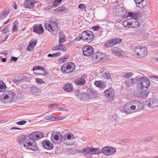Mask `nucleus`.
<instances>
[{
    "mask_svg": "<svg viewBox=\"0 0 158 158\" xmlns=\"http://www.w3.org/2000/svg\"><path fill=\"white\" fill-rule=\"evenodd\" d=\"M107 58L106 55L101 52H98L94 53L93 56V59L94 60H105Z\"/></svg>",
    "mask_w": 158,
    "mask_h": 158,
    "instance_id": "obj_13",
    "label": "nucleus"
},
{
    "mask_svg": "<svg viewBox=\"0 0 158 158\" xmlns=\"http://www.w3.org/2000/svg\"><path fill=\"white\" fill-rule=\"evenodd\" d=\"M123 25L124 27L128 28H135L139 26L140 23L137 19L130 18L127 19L124 21Z\"/></svg>",
    "mask_w": 158,
    "mask_h": 158,
    "instance_id": "obj_5",
    "label": "nucleus"
},
{
    "mask_svg": "<svg viewBox=\"0 0 158 158\" xmlns=\"http://www.w3.org/2000/svg\"><path fill=\"white\" fill-rule=\"evenodd\" d=\"M63 88L65 91L69 92L72 91L73 90V85L71 83L65 84L64 85Z\"/></svg>",
    "mask_w": 158,
    "mask_h": 158,
    "instance_id": "obj_24",
    "label": "nucleus"
},
{
    "mask_svg": "<svg viewBox=\"0 0 158 158\" xmlns=\"http://www.w3.org/2000/svg\"><path fill=\"white\" fill-rule=\"evenodd\" d=\"M69 55L68 54L66 55L63 56L61 57L59 60L60 62H65L66 60L68 58Z\"/></svg>",
    "mask_w": 158,
    "mask_h": 158,
    "instance_id": "obj_42",
    "label": "nucleus"
},
{
    "mask_svg": "<svg viewBox=\"0 0 158 158\" xmlns=\"http://www.w3.org/2000/svg\"><path fill=\"white\" fill-rule=\"evenodd\" d=\"M112 40L113 41V43L114 45L116 44H119L121 43L122 40L120 38H116L115 39H112Z\"/></svg>",
    "mask_w": 158,
    "mask_h": 158,
    "instance_id": "obj_44",
    "label": "nucleus"
},
{
    "mask_svg": "<svg viewBox=\"0 0 158 158\" xmlns=\"http://www.w3.org/2000/svg\"><path fill=\"white\" fill-rule=\"evenodd\" d=\"M133 74L131 73H128L123 75V76L125 78H129L132 76Z\"/></svg>",
    "mask_w": 158,
    "mask_h": 158,
    "instance_id": "obj_51",
    "label": "nucleus"
},
{
    "mask_svg": "<svg viewBox=\"0 0 158 158\" xmlns=\"http://www.w3.org/2000/svg\"><path fill=\"white\" fill-rule=\"evenodd\" d=\"M42 145L44 148L48 150H51L53 148L52 143L48 140H43Z\"/></svg>",
    "mask_w": 158,
    "mask_h": 158,
    "instance_id": "obj_21",
    "label": "nucleus"
},
{
    "mask_svg": "<svg viewBox=\"0 0 158 158\" xmlns=\"http://www.w3.org/2000/svg\"><path fill=\"white\" fill-rule=\"evenodd\" d=\"M61 140L64 143L68 145H74L75 142H69L68 141V139L66 138H65V137L63 136L61 138Z\"/></svg>",
    "mask_w": 158,
    "mask_h": 158,
    "instance_id": "obj_30",
    "label": "nucleus"
},
{
    "mask_svg": "<svg viewBox=\"0 0 158 158\" xmlns=\"http://www.w3.org/2000/svg\"><path fill=\"white\" fill-rule=\"evenodd\" d=\"M76 65L72 62H68L62 65L61 67V70L63 72L69 73L75 70Z\"/></svg>",
    "mask_w": 158,
    "mask_h": 158,
    "instance_id": "obj_7",
    "label": "nucleus"
},
{
    "mask_svg": "<svg viewBox=\"0 0 158 158\" xmlns=\"http://www.w3.org/2000/svg\"><path fill=\"white\" fill-rule=\"evenodd\" d=\"M81 36L83 40L88 42H91L94 38L93 33L89 30L85 31L82 32Z\"/></svg>",
    "mask_w": 158,
    "mask_h": 158,
    "instance_id": "obj_8",
    "label": "nucleus"
},
{
    "mask_svg": "<svg viewBox=\"0 0 158 158\" xmlns=\"http://www.w3.org/2000/svg\"><path fill=\"white\" fill-rule=\"evenodd\" d=\"M123 14L121 15V17L123 18H127L129 17H132V18L137 19L140 15L139 12L132 13L129 12L123 11Z\"/></svg>",
    "mask_w": 158,
    "mask_h": 158,
    "instance_id": "obj_15",
    "label": "nucleus"
},
{
    "mask_svg": "<svg viewBox=\"0 0 158 158\" xmlns=\"http://www.w3.org/2000/svg\"><path fill=\"white\" fill-rule=\"evenodd\" d=\"M15 94L11 91L5 92L2 95L0 96V99L3 103H10L11 102L14 98Z\"/></svg>",
    "mask_w": 158,
    "mask_h": 158,
    "instance_id": "obj_3",
    "label": "nucleus"
},
{
    "mask_svg": "<svg viewBox=\"0 0 158 158\" xmlns=\"http://www.w3.org/2000/svg\"><path fill=\"white\" fill-rule=\"evenodd\" d=\"M143 108V105L140 102L133 101L126 104L123 109L125 112L128 114L141 110Z\"/></svg>",
    "mask_w": 158,
    "mask_h": 158,
    "instance_id": "obj_1",
    "label": "nucleus"
},
{
    "mask_svg": "<svg viewBox=\"0 0 158 158\" xmlns=\"http://www.w3.org/2000/svg\"><path fill=\"white\" fill-rule=\"evenodd\" d=\"M65 9V7L62 6L61 7H59L57 8L56 9H55V12H62L64 11Z\"/></svg>",
    "mask_w": 158,
    "mask_h": 158,
    "instance_id": "obj_43",
    "label": "nucleus"
},
{
    "mask_svg": "<svg viewBox=\"0 0 158 158\" xmlns=\"http://www.w3.org/2000/svg\"><path fill=\"white\" fill-rule=\"evenodd\" d=\"M76 84L77 85H83L85 83V80L82 77H81L77 80H76L74 81Z\"/></svg>",
    "mask_w": 158,
    "mask_h": 158,
    "instance_id": "obj_28",
    "label": "nucleus"
},
{
    "mask_svg": "<svg viewBox=\"0 0 158 158\" xmlns=\"http://www.w3.org/2000/svg\"><path fill=\"white\" fill-rule=\"evenodd\" d=\"M150 81L149 79L146 77H141L139 78L137 83L138 89H142L143 88H147L149 86Z\"/></svg>",
    "mask_w": 158,
    "mask_h": 158,
    "instance_id": "obj_6",
    "label": "nucleus"
},
{
    "mask_svg": "<svg viewBox=\"0 0 158 158\" xmlns=\"http://www.w3.org/2000/svg\"><path fill=\"white\" fill-rule=\"evenodd\" d=\"M86 7V6L85 5L83 4H80L78 6V8L82 10H84V9Z\"/></svg>",
    "mask_w": 158,
    "mask_h": 158,
    "instance_id": "obj_49",
    "label": "nucleus"
},
{
    "mask_svg": "<svg viewBox=\"0 0 158 158\" xmlns=\"http://www.w3.org/2000/svg\"><path fill=\"white\" fill-rule=\"evenodd\" d=\"M82 50L83 54L87 56H89L94 54V48L89 46H85L82 48Z\"/></svg>",
    "mask_w": 158,
    "mask_h": 158,
    "instance_id": "obj_12",
    "label": "nucleus"
},
{
    "mask_svg": "<svg viewBox=\"0 0 158 158\" xmlns=\"http://www.w3.org/2000/svg\"><path fill=\"white\" fill-rule=\"evenodd\" d=\"M104 94L106 100L109 101H111L114 99V92L112 88H109L104 91Z\"/></svg>",
    "mask_w": 158,
    "mask_h": 158,
    "instance_id": "obj_10",
    "label": "nucleus"
},
{
    "mask_svg": "<svg viewBox=\"0 0 158 158\" xmlns=\"http://www.w3.org/2000/svg\"><path fill=\"white\" fill-rule=\"evenodd\" d=\"M28 79L27 76L24 75L18 78L17 80V82L18 83L26 82L27 81Z\"/></svg>",
    "mask_w": 158,
    "mask_h": 158,
    "instance_id": "obj_31",
    "label": "nucleus"
},
{
    "mask_svg": "<svg viewBox=\"0 0 158 158\" xmlns=\"http://www.w3.org/2000/svg\"><path fill=\"white\" fill-rule=\"evenodd\" d=\"M21 129L16 127H13L11 128L10 130H21Z\"/></svg>",
    "mask_w": 158,
    "mask_h": 158,
    "instance_id": "obj_63",
    "label": "nucleus"
},
{
    "mask_svg": "<svg viewBox=\"0 0 158 158\" xmlns=\"http://www.w3.org/2000/svg\"><path fill=\"white\" fill-rule=\"evenodd\" d=\"M94 84L100 88H105L106 86V84L102 81H96L94 82Z\"/></svg>",
    "mask_w": 158,
    "mask_h": 158,
    "instance_id": "obj_27",
    "label": "nucleus"
},
{
    "mask_svg": "<svg viewBox=\"0 0 158 158\" xmlns=\"http://www.w3.org/2000/svg\"><path fill=\"white\" fill-rule=\"evenodd\" d=\"M35 0H26L24 3L25 7L28 8H32L34 7Z\"/></svg>",
    "mask_w": 158,
    "mask_h": 158,
    "instance_id": "obj_22",
    "label": "nucleus"
},
{
    "mask_svg": "<svg viewBox=\"0 0 158 158\" xmlns=\"http://www.w3.org/2000/svg\"><path fill=\"white\" fill-rule=\"evenodd\" d=\"M103 77L106 79H109L110 78V74L108 72H106L103 74Z\"/></svg>",
    "mask_w": 158,
    "mask_h": 158,
    "instance_id": "obj_47",
    "label": "nucleus"
},
{
    "mask_svg": "<svg viewBox=\"0 0 158 158\" xmlns=\"http://www.w3.org/2000/svg\"><path fill=\"white\" fill-rule=\"evenodd\" d=\"M44 134L40 132H34L29 135V138H31L33 139L37 140L44 137Z\"/></svg>",
    "mask_w": 158,
    "mask_h": 158,
    "instance_id": "obj_17",
    "label": "nucleus"
},
{
    "mask_svg": "<svg viewBox=\"0 0 158 158\" xmlns=\"http://www.w3.org/2000/svg\"><path fill=\"white\" fill-rule=\"evenodd\" d=\"M92 28L94 31H98L99 30V26H94Z\"/></svg>",
    "mask_w": 158,
    "mask_h": 158,
    "instance_id": "obj_56",
    "label": "nucleus"
},
{
    "mask_svg": "<svg viewBox=\"0 0 158 158\" xmlns=\"http://www.w3.org/2000/svg\"><path fill=\"white\" fill-rule=\"evenodd\" d=\"M13 7L15 9L17 8V6L15 2L13 3Z\"/></svg>",
    "mask_w": 158,
    "mask_h": 158,
    "instance_id": "obj_62",
    "label": "nucleus"
},
{
    "mask_svg": "<svg viewBox=\"0 0 158 158\" xmlns=\"http://www.w3.org/2000/svg\"><path fill=\"white\" fill-rule=\"evenodd\" d=\"M115 148L110 146L104 147L101 150L102 152L106 156L112 155L115 153Z\"/></svg>",
    "mask_w": 158,
    "mask_h": 158,
    "instance_id": "obj_11",
    "label": "nucleus"
},
{
    "mask_svg": "<svg viewBox=\"0 0 158 158\" xmlns=\"http://www.w3.org/2000/svg\"><path fill=\"white\" fill-rule=\"evenodd\" d=\"M6 89V86L5 84L2 81H0V92L5 91Z\"/></svg>",
    "mask_w": 158,
    "mask_h": 158,
    "instance_id": "obj_38",
    "label": "nucleus"
},
{
    "mask_svg": "<svg viewBox=\"0 0 158 158\" xmlns=\"http://www.w3.org/2000/svg\"><path fill=\"white\" fill-rule=\"evenodd\" d=\"M123 83L125 84L126 85L127 87H129L134 83V79L133 78H131L127 81H125L123 82Z\"/></svg>",
    "mask_w": 158,
    "mask_h": 158,
    "instance_id": "obj_33",
    "label": "nucleus"
},
{
    "mask_svg": "<svg viewBox=\"0 0 158 158\" xmlns=\"http://www.w3.org/2000/svg\"><path fill=\"white\" fill-rule=\"evenodd\" d=\"M145 103L149 107L154 108L158 105V98H152L146 102Z\"/></svg>",
    "mask_w": 158,
    "mask_h": 158,
    "instance_id": "obj_14",
    "label": "nucleus"
},
{
    "mask_svg": "<svg viewBox=\"0 0 158 158\" xmlns=\"http://www.w3.org/2000/svg\"><path fill=\"white\" fill-rule=\"evenodd\" d=\"M23 144L24 147H27L35 151H37L39 149L35 141L31 138L25 139L23 142Z\"/></svg>",
    "mask_w": 158,
    "mask_h": 158,
    "instance_id": "obj_4",
    "label": "nucleus"
},
{
    "mask_svg": "<svg viewBox=\"0 0 158 158\" xmlns=\"http://www.w3.org/2000/svg\"><path fill=\"white\" fill-rule=\"evenodd\" d=\"M92 148L86 147L84 148L83 149L82 153L84 154H91Z\"/></svg>",
    "mask_w": 158,
    "mask_h": 158,
    "instance_id": "obj_36",
    "label": "nucleus"
},
{
    "mask_svg": "<svg viewBox=\"0 0 158 158\" xmlns=\"http://www.w3.org/2000/svg\"><path fill=\"white\" fill-rule=\"evenodd\" d=\"M61 43H59V50L63 52H66L67 50L66 46Z\"/></svg>",
    "mask_w": 158,
    "mask_h": 158,
    "instance_id": "obj_40",
    "label": "nucleus"
},
{
    "mask_svg": "<svg viewBox=\"0 0 158 158\" xmlns=\"http://www.w3.org/2000/svg\"><path fill=\"white\" fill-rule=\"evenodd\" d=\"M140 89H138L137 90H135L134 92V95L140 98L147 97L148 93V91L144 89L140 90Z\"/></svg>",
    "mask_w": 158,
    "mask_h": 158,
    "instance_id": "obj_16",
    "label": "nucleus"
},
{
    "mask_svg": "<svg viewBox=\"0 0 158 158\" xmlns=\"http://www.w3.org/2000/svg\"><path fill=\"white\" fill-rule=\"evenodd\" d=\"M48 57H55V55L54 54H54H49L48 55Z\"/></svg>",
    "mask_w": 158,
    "mask_h": 158,
    "instance_id": "obj_64",
    "label": "nucleus"
},
{
    "mask_svg": "<svg viewBox=\"0 0 158 158\" xmlns=\"http://www.w3.org/2000/svg\"><path fill=\"white\" fill-rule=\"evenodd\" d=\"M37 43V41L35 40L30 41L29 43V46H32L33 48L34 47Z\"/></svg>",
    "mask_w": 158,
    "mask_h": 158,
    "instance_id": "obj_48",
    "label": "nucleus"
},
{
    "mask_svg": "<svg viewBox=\"0 0 158 158\" xmlns=\"http://www.w3.org/2000/svg\"><path fill=\"white\" fill-rule=\"evenodd\" d=\"M33 48L32 46H29V44L27 48V49L28 51H31L33 49Z\"/></svg>",
    "mask_w": 158,
    "mask_h": 158,
    "instance_id": "obj_60",
    "label": "nucleus"
},
{
    "mask_svg": "<svg viewBox=\"0 0 158 158\" xmlns=\"http://www.w3.org/2000/svg\"><path fill=\"white\" fill-rule=\"evenodd\" d=\"M8 27L7 26H6L3 28V30L2 31L3 33L6 34L8 32Z\"/></svg>",
    "mask_w": 158,
    "mask_h": 158,
    "instance_id": "obj_53",
    "label": "nucleus"
},
{
    "mask_svg": "<svg viewBox=\"0 0 158 158\" xmlns=\"http://www.w3.org/2000/svg\"><path fill=\"white\" fill-rule=\"evenodd\" d=\"M25 135H20L18 136L17 137V141L19 143H21L22 142H23L24 141V140L25 139Z\"/></svg>",
    "mask_w": 158,
    "mask_h": 158,
    "instance_id": "obj_39",
    "label": "nucleus"
},
{
    "mask_svg": "<svg viewBox=\"0 0 158 158\" xmlns=\"http://www.w3.org/2000/svg\"><path fill=\"white\" fill-rule=\"evenodd\" d=\"M65 138H66L68 139H74V137L73 135L72 134H66L64 136Z\"/></svg>",
    "mask_w": 158,
    "mask_h": 158,
    "instance_id": "obj_46",
    "label": "nucleus"
},
{
    "mask_svg": "<svg viewBox=\"0 0 158 158\" xmlns=\"http://www.w3.org/2000/svg\"><path fill=\"white\" fill-rule=\"evenodd\" d=\"M52 50H59V44L53 47Z\"/></svg>",
    "mask_w": 158,
    "mask_h": 158,
    "instance_id": "obj_55",
    "label": "nucleus"
},
{
    "mask_svg": "<svg viewBox=\"0 0 158 158\" xmlns=\"http://www.w3.org/2000/svg\"><path fill=\"white\" fill-rule=\"evenodd\" d=\"M17 60V58L13 56L11 57V61H16Z\"/></svg>",
    "mask_w": 158,
    "mask_h": 158,
    "instance_id": "obj_59",
    "label": "nucleus"
},
{
    "mask_svg": "<svg viewBox=\"0 0 158 158\" xmlns=\"http://www.w3.org/2000/svg\"><path fill=\"white\" fill-rule=\"evenodd\" d=\"M114 45L113 43V41L112 39L107 41L104 45V47L106 48H108Z\"/></svg>",
    "mask_w": 158,
    "mask_h": 158,
    "instance_id": "obj_37",
    "label": "nucleus"
},
{
    "mask_svg": "<svg viewBox=\"0 0 158 158\" xmlns=\"http://www.w3.org/2000/svg\"><path fill=\"white\" fill-rule=\"evenodd\" d=\"M18 22L17 21H14L13 24V27L12 28V31H17L18 27L17 26Z\"/></svg>",
    "mask_w": 158,
    "mask_h": 158,
    "instance_id": "obj_45",
    "label": "nucleus"
},
{
    "mask_svg": "<svg viewBox=\"0 0 158 158\" xmlns=\"http://www.w3.org/2000/svg\"><path fill=\"white\" fill-rule=\"evenodd\" d=\"M40 89L35 86H33L30 89L31 92L34 95L36 94L40 91Z\"/></svg>",
    "mask_w": 158,
    "mask_h": 158,
    "instance_id": "obj_32",
    "label": "nucleus"
},
{
    "mask_svg": "<svg viewBox=\"0 0 158 158\" xmlns=\"http://www.w3.org/2000/svg\"><path fill=\"white\" fill-rule=\"evenodd\" d=\"M54 54L55 55V57H56L57 56H58L61 55V53L60 52H58L54 53Z\"/></svg>",
    "mask_w": 158,
    "mask_h": 158,
    "instance_id": "obj_61",
    "label": "nucleus"
},
{
    "mask_svg": "<svg viewBox=\"0 0 158 158\" xmlns=\"http://www.w3.org/2000/svg\"><path fill=\"white\" fill-rule=\"evenodd\" d=\"M112 53L115 55L119 56L122 53V51L121 49L116 47H113L111 48Z\"/></svg>",
    "mask_w": 158,
    "mask_h": 158,
    "instance_id": "obj_25",
    "label": "nucleus"
},
{
    "mask_svg": "<svg viewBox=\"0 0 158 158\" xmlns=\"http://www.w3.org/2000/svg\"><path fill=\"white\" fill-rule=\"evenodd\" d=\"M82 39V37L81 36V37H79V36H78L74 40V42H75V41H79V40H81V39Z\"/></svg>",
    "mask_w": 158,
    "mask_h": 158,
    "instance_id": "obj_58",
    "label": "nucleus"
},
{
    "mask_svg": "<svg viewBox=\"0 0 158 158\" xmlns=\"http://www.w3.org/2000/svg\"><path fill=\"white\" fill-rule=\"evenodd\" d=\"M110 119L112 122H115L116 119V117L115 116H113L110 118Z\"/></svg>",
    "mask_w": 158,
    "mask_h": 158,
    "instance_id": "obj_57",
    "label": "nucleus"
},
{
    "mask_svg": "<svg viewBox=\"0 0 158 158\" xmlns=\"http://www.w3.org/2000/svg\"><path fill=\"white\" fill-rule=\"evenodd\" d=\"M9 13V9L8 8L5 9L0 14V19L2 20L6 18Z\"/></svg>",
    "mask_w": 158,
    "mask_h": 158,
    "instance_id": "obj_23",
    "label": "nucleus"
},
{
    "mask_svg": "<svg viewBox=\"0 0 158 158\" xmlns=\"http://www.w3.org/2000/svg\"><path fill=\"white\" fill-rule=\"evenodd\" d=\"M147 3V0H141L140 1L138 2V3H136V5L137 7L143 8L146 6Z\"/></svg>",
    "mask_w": 158,
    "mask_h": 158,
    "instance_id": "obj_26",
    "label": "nucleus"
},
{
    "mask_svg": "<svg viewBox=\"0 0 158 158\" xmlns=\"http://www.w3.org/2000/svg\"><path fill=\"white\" fill-rule=\"evenodd\" d=\"M134 52L138 57L141 58L145 56L147 54V49L144 47L137 46L134 49Z\"/></svg>",
    "mask_w": 158,
    "mask_h": 158,
    "instance_id": "obj_9",
    "label": "nucleus"
},
{
    "mask_svg": "<svg viewBox=\"0 0 158 158\" xmlns=\"http://www.w3.org/2000/svg\"><path fill=\"white\" fill-rule=\"evenodd\" d=\"M36 82L39 84H42L43 83H45V82L44 81L40 78H37L35 79Z\"/></svg>",
    "mask_w": 158,
    "mask_h": 158,
    "instance_id": "obj_50",
    "label": "nucleus"
},
{
    "mask_svg": "<svg viewBox=\"0 0 158 158\" xmlns=\"http://www.w3.org/2000/svg\"><path fill=\"white\" fill-rule=\"evenodd\" d=\"M61 135L59 132L52 133L51 136V139L53 143H56V141H57L60 139L62 138Z\"/></svg>",
    "mask_w": 158,
    "mask_h": 158,
    "instance_id": "obj_20",
    "label": "nucleus"
},
{
    "mask_svg": "<svg viewBox=\"0 0 158 158\" xmlns=\"http://www.w3.org/2000/svg\"><path fill=\"white\" fill-rule=\"evenodd\" d=\"M60 3L57 0H55L53 2V6L55 7H56Z\"/></svg>",
    "mask_w": 158,
    "mask_h": 158,
    "instance_id": "obj_54",
    "label": "nucleus"
},
{
    "mask_svg": "<svg viewBox=\"0 0 158 158\" xmlns=\"http://www.w3.org/2000/svg\"><path fill=\"white\" fill-rule=\"evenodd\" d=\"M44 26L45 29L51 33L56 34L58 31V23L55 21H47L45 22Z\"/></svg>",
    "mask_w": 158,
    "mask_h": 158,
    "instance_id": "obj_2",
    "label": "nucleus"
},
{
    "mask_svg": "<svg viewBox=\"0 0 158 158\" xmlns=\"http://www.w3.org/2000/svg\"><path fill=\"white\" fill-rule=\"evenodd\" d=\"M33 31L38 34H41L44 32V29L42 24L35 25L33 27Z\"/></svg>",
    "mask_w": 158,
    "mask_h": 158,
    "instance_id": "obj_19",
    "label": "nucleus"
},
{
    "mask_svg": "<svg viewBox=\"0 0 158 158\" xmlns=\"http://www.w3.org/2000/svg\"><path fill=\"white\" fill-rule=\"evenodd\" d=\"M27 121L25 120H22L17 123V124L18 125H23L26 123Z\"/></svg>",
    "mask_w": 158,
    "mask_h": 158,
    "instance_id": "obj_52",
    "label": "nucleus"
},
{
    "mask_svg": "<svg viewBox=\"0 0 158 158\" xmlns=\"http://www.w3.org/2000/svg\"><path fill=\"white\" fill-rule=\"evenodd\" d=\"M59 43H62L65 41L66 36L64 35L62 31H60L59 33Z\"/></svg>",
    "mask_w": 158,
    "mask_h": 158,
    "instance_id": "obj_29",
    "label": "nucleus"
},
{
    "mask_svg": "<svg viewBox=\"0 0 158 158\" xmlns=\"http://www.w3.org/2000/svg\"><path fill=\"white\" fill-rule=\"evenodd\" d=\"M45 118L46 119L50 120L52 121L55 120H58L60 119H58L57 117H54L52 115L46 117Z\"/></svg>",
    "mask_w": 158,
    "mask_h": 158,
    "instance_id": "obj_41",
    "label": "nucleus"
},
{
    "mask_svg": "<svg viewBox=\"0 0 158 158\" xmlns=\"http://www.w3.org/2000/svg\"><path fill=\"white\" fill-rule=\"evenodd\" d=\"M101 150L98 148H92L91 154L99 155L101 153Z\"/></svg>",
    "mask_w": 158,
    "mask_h": 158,
    "instance_id": "obj_35",
    "label": "nucleus"
},
{
    "mask_svg": "<svg viewBox=\"0 0 158 158\" xmlns=\"http://www.w3.org/2000/svg\"><path fill=\"white\" fill-rule=\"evenodd\" d=\"M94 93H95V92L94 91H91L89 92L88 94V95L85 94H81V96L80 97V98L81 99L84 100L86 99H88L89 98L92 99L93 98L95 97V96L94 95ZM80 95L78 96V97L80 98L79 97Z\"/></svg>",
    "mask_w": 158,
    "mask_h": 158,
    "instance_id": "obj_18",
    "label": "nucleus"
},
{
    "mask_svg": "<svg viewBox=\"0 0 158 158\" xmlns=\"http://www.w3.org/2000/svg\"><path fill=\"white\" fill-rule=\"evenodd\" d=\"M32 70L34 71H35V72H34V73L36 74H39V73H37V72L35 71L36 70H41L43 72L44 71V68L40 66H35L33 68Z\"/></svg>",
    "mask_w": 158,
    "mask_h": 158,
    "instance_id": "obj_34",
    "label": "nucleus"
}]
</instances>
